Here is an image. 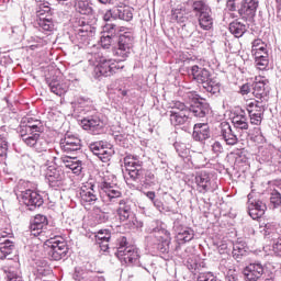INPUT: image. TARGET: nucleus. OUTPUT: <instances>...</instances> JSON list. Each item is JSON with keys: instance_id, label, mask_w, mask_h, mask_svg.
Returning a JSON list of instances; mask_svg holds the SVG:
<instances>
[{"instance_id": "864d4df0", "label": "nucleus", "mask_w": 281, "mask_h": 281, "mask_svg": "<svg viewBox=\"0 0 281 281\" xmlns=\"http://www.w3.org/2000/svg\"><path fill=\"white\" fill-rule=\"evenodd\" d=\"M127 221H130V227H132L133 229H139V227H144V223L138 221L137 217H135V214Z\"/></svg>"}, {"instance_id": "bb28decb", "label": "nucleus", "mask_w": 281, "mask_h": 281, "mask_svg": "<svg viewBox=\"0 0 281 281\" xmlns=\"http://www.w3.org/2000/svg\"><path fill=\"white\" fill-rule=\"evenodd\" d=\"M247 120V112H245L244 110L235 113L232 117L234 128H237L239 131H247V128H249V122Z\"/></svg>"}, {"instance_id": "49530a36", "label": "nucleus", "mask_w": 281, "mask_h": 281, "mask_svg": "<svg viewBox=\"0 0 281 281\" xmlns=\"http://www.w3.org/2000/svg\"><path fill=\"white\" fill-rule=\"evenodd\" d=\"M122 30H120V26L115 25V24H105L103 26V32L104 34H106V36H111L113 38V36H115V34H117V32H121Z\"/></svg>"}, {"instance_id": "a18cd8bd", "label": "nucleus", "mask_w": 281, "mask_h": 281, "mask_svg": "<svg viewBox=\"0 0 281 281\" xmlns=\"http://www.w3.org/2000/svg\"><path fill=\"white\" fill-rule=\"evenodd\" d=\"M8 157V139L0 135V161Z\"/></svg>"}, {"instance_id": "ea45409f", "label": "nucleus", "mask_w": 281, "mask_h": 281, "mask_svg": "<svg viewBox=\"0 0 281 281\" xmlns=\"http://www.w3.org/2000/svg\"><path fill=\"white\" fill-rule=\"evenodd\" d=\"M0 251L4 258L10 256V254L14 251V241L10 239H0Z\"/></svg>"}, {"instance_id": "7c9ffc66", "label": "nucleus", "mask_w": 281, "mask_h": 281, "mask_svg": "<svg viewBox=\"0 0 281 281\" xmlns=\"http://www.w3.org/2000/svg\"><path fill=\"white\" fill-rule=\"evenodd\" d=\"M198 21L202 30H212V26L214 25V19H212V10L198 15Z\"/></svg>"}, {"instance_id": "69168bd1", "label": "nucleus", "mask_w": 281, "mask_h": 281, "mask_svg": "<svg viewBox=\"0 0 281 281\" xmlns=\"http://www.w3.org/2000/svg\"><path fill=\"white\" fill-rule=\"evenodd\" d=\"M153 203H154L155 207H157V210L164 209V202H161V200L156 199Z\"/></svg>"}, {"instance_id": "9b49d317", "label": "nucleus", "mask_w": 281, "mask_h": 281, "mask_svg": "<svg viewBox=\"0 0 281 281\" xmlns=\"http://www.w3.org/2000/svg\"><path fill=\"white\" fill-rule=\"evenodd\" d=\"M195 183L198 186V191L201 194L205 192H214L217 190L218 186L212 180V175L207 171H200L195 175Z\"/></svg>"}, {"instance_id": "9d476101", "label": "nucleus", "mask_w": 281, "mask_h": 281, "mask_svg": "<svg viewBox=\"0 0 281 281\" xmlns=\"http://www.w3.org/2000/svg\"><path fill=\"white\" fill-rule=\"evenodd\" d=\"M95 34V27L85 21H79V29L75 34L74 43L79 47H87Z\"/></svg>"}, {"instance_id": "412c9836", "label": "nucleus", "mask_w": 281, "mask_h": 281, "mask_svg": "<svg viewBox=\"0 0 281 281\" xmlns=\"http://www.w3.org/2000/svg\"><path fill=\"white\" fill-rule=\"evenodd\" d=\"M220 128V135L227 146H236L238 137L236 136V133H234V130H232V125H229L228 122H222Z\"/></svg>"}, {"instance_id": "e433bc0d", "label": "nucleus", "mask_w": 281, "mask_h": 281, "mask_svg": "<svg viewBox=\"0 0 281 281\" xmlns=\"http://www.w3.org/2000/svg\"><path fill=\"white\" fill-rule=\"evenodd\" d=\"M243 256H247V247L245 246V243L236 241L233 244V257L238 262Z\"/></svg>"}, {"instance_id": "423d86ee", "label": "nucleus", "mask_w": 281, "mask_h": 281, "mask_svg": "<svg viewBox=\"0 0 281 281\" xmlns=\"http://www.w3.org/2000/svg\"><path fill=\"white\" fill-rule=\"evenodd\" d=\"M23 183L25 182L20 181L16 186L15 190L18 196H21L24 205H26V207H29L31 211L36 210V207H41V205L44 203L43 195L30 189L23 191Z\"/></svg>"}, {"instance_id": "f257e3e1", "label": "nucleus", "mask_w": 281, "mask_h": 281, "mask_svg": "<svg viewBox=\"0 0 281 281\" xmlns=\"http://www.w3.org/2000/svg\"><path fill=\"white\" fill-rule=\"evenodd\" d=\"M210 103L207 102H195L188 108L186 103L175 101L169 111V120L172 126H183L190 122V115L205 117V115H210Z\"/></svg>"}, {"instance_id": "2f4dec72", "label": "nucleus", "mask_w": 281, "mask_h": 281, "mask_svg": "<svg viewBox=\"0 0 281 281\" xmlns=\"http://www.w3.org/2000/svg\"><path fill=\"white\" fill-rule=\"evenodd\" d=\"M189 3H191V8L195 13V16H199L200 14H204L212 10L204 0H193L189 1Z\"/></svg>"}, {"instance_id": "f03ea898", "label": "nucleus", "mask_w": 281, "mask_h": 281, "mask_svg": "<svg viewBox=\"0 0 281 281\" xmlns=\"http://www.w3.org/2000/svg\"><path fill=\"white\" fill-rule=\"evenodd\" d=\"M43 123L33 117H24L18 128V133L29 148H34L37 153L47 150V140H45L41 133H43Z\"/></svg>"}, {"instance_id": "052dcab7", "label": "nucleus", "mask_w": 281, "mask_h": 281, "mask_svg": "<svg viewBox=\"0 0 281 281\" xmlns=\"http://www.w3.org/2000/svg\"><path fill=\"white\" fill-rule=\"evenodd\" d=\"M239 93L241 95H248V93H251V86L249 83H245L239 88Z\"/></svg>"}, {"instance_id": "dca6fc26", "label": "nucleus", "mask_w": 281, "mask_h": 281, "mask_svg": "<svg viewBox=\"0 0 281 281\" xmlns=\"http://www.w3.org/2000/svg\"><path fill=\"white\" fill-rule=\"evenodd\" d=\"M267 212V204L260 200H255L254 194H248V214L254 221H258L261 216H265Z\"/></svg>"}, {"instance_id": "79ce46f5", "label": "nucleus", "mask_w": 281, "mask_h": 281, "mask_svg": "<svg viewBox=\"0 0 281 281\" xmlns=\"http://www.w3.org/2000/svg\"><path fill=\"white\" fill-rule=\"evenodd\" d=\"M30 229L32 236H43L47 229V224H31Z\"/></svg>"}, {"instance_id": "c756f323", "label": "nucleus", "mask_w": 281, "mask_h": 281, "mask_svg": "<svg viewBox=\"0 0 281 281\" xmlns=\"http://www.w3.org/2000/svg\"><path fill=\"white\" fill-rule=\"evenodd\" d=\"M46 83L49 87V90L52 93H55V95H65L67 93V85L61 83L60 81L56 79H46Z\"/></svg>"}, {"instance_id": "cd10ccee", "label": "nucleus", "mask_w": 281, "mask_h": 281, "mask_svg": "<svg viewBox=\"0 0 281 281\" xmlns=\"http://www.w3.org/2000/svg\"><path fill=\"white\" fill-rule=\"evenodd\" d=\"M267 83L265 81H256L252 85V95L259 101V102H267Z\"/></svg>"}, {"instance_id": "2eb2a0df", "label": "nucleus", "mask_w": 281, "mask_h": 281, "mask_svg": "<svg viewBox=\"0 0 281 281\" xmlns=\"http://www.w3.org/2000/svg\"><path fill=\"white\" fill-rule=\"evenodd\" d=\"M90 150L93 155H95V157L101 159L103 164H106V161H111V157H113L114 153L111 144L104 142L90 144Z\"/></svg>"}, {"instance_id": "bf43d9fd", "label": "nucleus", "mask_w": 281, "mask_h": 281, "mask_svg": "<svg viewBox=\"0 0 281 281\" xmlns=\"http://www.w3.org/2000/svg\"><path fill=\"white\" fill-rule=\"evenodd\" d=\"M115 8L108 10L103 15V21H111V19L115 20Z\"/></svg>"}, {"instance_id": "09e8293b", "label": "nucleus", "mask_w": 281, "mask_h": 281, "mask_svg": "<svg viewBox=\"0 0 281 281\" xmlns=\"http://www.w3.org/2000/svg\"><path fill=\"white\" fill-rule=\"evenodd\" d=\"M270 203L273 207H280L281 205V194L278 191H272L270 195Z\"/></svg>"}, {"instance_id": "6ab92c4d", "label": "nucleus", "mask_w": 281, "mask_h": 281, "mask_svg": "<svg viewBox=\"0 0 281 281\" xmlns=\"http://www.w3.org/2000/svg\"><path fill=\"white\" fill-rule=\"evenodd\" d=\"M46 180L50 188H60L65 181V171L60 168L49 166L46 170Z\"/></svg>"}, {"instance_id": "5fc2aeb1", "label": "nucleus", "mask_w": 281, "mask_h": 281, "mask_svg": "<svg viewBox=\"0 0 281 281\" xmlns=\"http://www.w3.org/2000/svg\"><path fill=\"white\" fill-rule=\"evenodd\" d=\"M250 124H254L255 126H260L262 124V116L259 114H255L254 112L249 114Z\"/></svg>"}, {"instance_id": "72a5a7b5", "label": "nucleus", "mask_w": 281, "mask_h": 281, "mask_svg": "<svg viewBox=\"0 0 281 281\" xmlns=\"http://www.w3.org/2000/svg\"><path fill=\"white\" fill-rule=\"evenodd\" d=\"M36 3L40 8L37 11V19H41L42 16L44 19H47V16L54 18V11L52 10V7H49V2L36 0Z\"/></svg>"}, {"instance_id": "0e129e2a", "label": "nucleus", "mask_w": 281, "mask_h": 281, "mask_svg": "<svg viewBox=\"0 0 281 281\" xmlns=\"http://www.w3.org/2000/svg\"><path fill=\"white\" fill-rule=\"evenodd\" d=\"M226 5L232 12L236 11V3L234 2V0H228Z\"/></svg>"}, {"instance_id": "393cba45", "label": "nucleus", "mask_w": 281, "mask_h": 281, "mask_svg": "<svg viewBox=\"0 0 281 281\" xmlns=\"http://www.w3.org/2000/svg\"><path fill=\"white\" fill-rule=\"evenodd\" d=\"M117 216L122 223L133 218V209L131 207V202L128 200H120L119 207L116 210Z\"/></svg>"}, {"instance_id": "7ed1b4c3", "label": "nucleus", "mask_w": 281, "mask_h": 281, "mask_svg": "<svg viewBox=\"0 0 281 281\" xmlns=\"http://www.w3.org/2000/svg\"><path fill=\"white\" fill-rule=\"evenodd\" d=\"M114 254L121 262L133 265L134 267H142L145 271H148V268L139 261V249L133 245H128V239L125 236L116 240V251Z\"/></svg>"}, {"instance_id": "f3484780", "label": "nucleus", "mask_w": 281, "mask_h": 281, "mask_svg": "<svg viewBox=\"0 0 281 281\" xmlns=\"http://www.w3.org/2000/svg\"><path fill=\"white\" fill-rule=\"evenodd\" d=\"M258 5H260L258 0H241L238 14L241 19H245V21H252L256 16V12H258Z\"/></svg>"}, {"instance_id": "0eeeda50", "label": "nucleus", "mask_w": 281, "mask_h": 281, "mask_svg": "<svg viewBox=\"0 0 281 281\" xmlns=\"http://www.w3.org/2000/svg\"><path fill=\"white\" fill-rule=\"evenodd\" d=\"M45 247L48 248V258H50V260H63L69 252L67 241H65L63 237H55L46 240Z\"/></svg>"}, {"instance_id": "ddd939ff", "label": "nucleus", "mask_w": 281, "mask_h": 281, "mask_svg": "<svg viewBox=\"0 0 281 281\" xmlns=\"http://www.w3.org/2000/svg\"><path fill=\"white\" fill-rule=\"evenodd\" d=\"M245 281H259L265 276V266L260 261L248 263L241 271Z\"/></svg>"}, {"instance_id": "4468645a", "label": "nucleus", "mask_w": 281, "mask_h": 281, "mask_svg": "<svg viewBox=\"0 0 281 281\" xmlns=\"http://www.w3.org/2000/svg\"><path fill=\"white\" fill-rule=\"evenodd\" d=\"M173 229L176 232V239L179 245H186L190 240H194V229L181 224V221L176 220L173 222Z\"/></svg>"}, {"instance_id": "c9c22d12", "label": "nucleus", "mask_w": 281, "mask_h": 281, "mask_svg": "<svg viewBox=\"0 0 281 281\" xmlns=\"http://www.w3.org/2000/svg\"><path fill=\"white\" fill-rule=\"evenodd\" d=\"M75 8L79 14H91V0H75Z\"/></svg>"}, {"instance_id": "a19ab883", "label": "nucleus", "mask_w": 281, "mask_h": 281, "mask_svg": "<svg viewBox=\"0 0 281 281\" xmlns=\"http://www.w3.org/2000/svg\"><path fill=\"white\" fill-rule=\"evenodd\" d=\"M255 63L259 71H265L269 67V54L259 55L255 57Z\"/></svg>"}, {"instance_id": "338daca9", "label": "nucleus", "mask_w": 281, "mask_h": 281, "mask_svg": "<svg viewBox=\"0 0 281 281\" xmlns=\"http://www.w3.org/2000/svg\"><path fill=\"white\" fill-rule=\"evenodd\" d=\"M145 195L147 196V199L150 200L151 203L156 200L155 199V196H156L155 191H148V192L145 193Z\"/></svg>"}, {"instance_id": "1a4fd4ad", "label": "nucleus", "mask_w": 281, "mask_h": 281, "mask_svg": "<svg viewBox=\"0 0 281 281\" xmlns=\"http://www.w3.org/2000/svg\"><path fill=\"white\" fill-rule=\"evenodd\" d=\"M133 33L125 32L119 36L117 45L114 49L115 56H119L121 60H126L128 56H131V52H133Z\"/></svg>"}, {"instance_id": "c03bdc74", "label": "nucleus", "mask_w": 281, "mask_h": 281, "mask_svg": "<svg viewBox=\"0 0 281 281\" xmlns=\"http://www.w3.org/2000/svg\"><path fill=\"white\" fill-rule=\"evenodd\" d=\"M143 175L145 176L143 180L144 186L150 188L157 183V178L155 177V173H153L151 171L144 170Z\"/></svg>"}, {"instance_id": "4be33fe9", "label": "nucleus", "mask_w": 281, "mask_h": 281, "mask_svg": "<svg viewBox=\"0 0 281 281\" xmlns=\"http://www.w3.org/2000/svg\"><path fill=\"white\" fill-rule=\"evenodd\" d=\"M100 188L103 199H108L111 203H115V199H120L122 196V191L110 182H102Z\"/></svg>"}, {"instance_id": "774afa93", "label": "nucleus", "mask_w": 281, "mask_h": 281, "mask_svg": "<svg viewBox=\"0 0 281 281\" xmlns=\"http://www.w3.org/2000/svg\"><path fill=\"white\" fill-rule=\"evenodd\" d=\"M97 243L100 245L102 251L109 250V243H102V241H97Z\"/></svg>"}, {"instance_id": "39448f33", "label": "nucleus", "mask_w": 281, "mask_h": 281, "mask_svg": "<svg viewBox=\"0 0 281 281\" xmlns=\"http://www.w3.org/2000/svg\"><path fill=\"white\" fill-rule=\"evenodd\" d=\"M94 60L97 63L94 67L97 78H100V76L109 78V76H113L120 69H124V66H120V63L104 57L102 53L94 54Z\"/></svg>"}, {"instance_id": "8fccbe9b", "label": "nucleus", "mask_w": 281, "mask_h": 281, "mask_svg": "<svg viewBox=\"0 0 281 281\" xmlns=\"http://www.w3.org/2000/svg\"><path fill=\"white\" fill-rule=\"evenodd\" d=\"M31 225H48L47 216L41 214L36 215L31 222Z\"/></svg>"}, {"instance_id": "473e14b6", "label": "nucleus", "mask_w": 281, "mask_h": 281, "mask_svg": "<svg viewBox=\"0 0 281 281\" xmlns=\"http://www.w3.org/2000/svg\"><path fill=\"white\" fill-rule=\"evenodd\" d=\"M251 54L255 57L265 56V54H269V49L267 48L266 43L258 38L252 42Z\"/></svg>"}, {"instance_id": "de8ad7c7", "label": "nucleus", "mask_w": 281, "mask_h": 281, "mask_svg": "<svg viewBox=\"0 0 281 281\" xmlns=\"http://www.w3.org/2000/svg\"><path fill=\"white\" fill-rule=\"evenodd\" d=\"M186 100H189V102H193V104H196V102H201L203 100L196 91H189L184 94Z\"/></svg>"}, {"instance_id": "6e6552de", "label": "nucleus", "mask_w": 281, "mask_h": 281, "mask_svg": "<svg viewBox=\"0 0 281 281\" xmlns=\"http://www.w3.org/2000/svg\"><path fill=\"white\" fill-rule=\"evenodd\" d=\"M125 170L130 178L126 181H140L144 177V162L137 156L127 155L124 158Z\"/></svg>"}, {"instance_id": "e2e57ef3", "label": "nucleus", "mask_w": 281, "mask_h": 281, "mask_svg": "<svg viewBox=\"0 0 281 281\" xmlns=\"http://www.w3.org/2000/svg\"><path fill=\"white\" fill-rule=\"evenodd\" d=\"M225 281H236V270H228Z\"/></svg>"}, {"instance_id": "20e7f679", "label": "nucleus", "mask_w": 281, "mask_h": 281, "mask_svg": "<svg viewBox=\"0 0 281 281\" xmlns=\"http://www.w3.org/2000/svg\"><path fill=\"white\" fill-rule=\"evenodd\" d=\"M192 79L202 85L203 89L212 95L221 93V81L216 77H212V72L207 68L199 67L196 65L192 66L190 69Z\"/></svg>"}, {"instance_id": "f8f14e48", "label": "nucleus", "mask_w": 281, "mask_h": 281, "mask_svg": "<svg viewBox=\"0 0 281 281\" xmlns=\"http://www.w3.org/2000/svg\"><path fill=\"white\" fill-rule=\"evenodd\" d=\"M79 196L81 204H83L86 207L87 205H95V203H98V190H95V183H83L80 188Z\"/></svg>"}, {"instance_id": "37998d69", "label": "nucleus", "mask_w": 281, "mask_h": 281, "mask_svg": "<svg viewBox=\"0 0 281 281\" xmlns=\"http://www.w3.org/2000/svg\"><path fill=\"white\" fill-rule=\"evenodd\" d=\"M111 240V231L100 229L95 235L97 243H109Z\"/></svg>"}, {"instance_id": "c85d7f7f", "label": "nucleus", "mask_w": 281, "mask_h": 281, "mask_svg": "<svg viewBox=\"0 0 281 281\" xmlns=\"http://www.w3.org/2000/svg\"><path fill=\"white\" fill-rule=\"evenodd\" d=\"M120 19L121 21H132L133 20V11L130 7H114V21Z\"/></svg>"}, {"instance_id": "3c124183", "label": "nucleus", "mask_w": 281, "mask_h": 281, "mask_svg": "<svg viewBox=\"0 0 281 281\" xmlns=\"http://www.w3.org/2000/svg\"><path fill=\"white\" fill-rule=\"evenodd\" d=\"M111 43H113V37L111 35L101 36V47H103V49H109Z\"/></svg>"}, {"instance_id": "13d9d810", "label": "nucleus", "mask_w": 281, "mask_h": 281, "mask_svg": "<svg viewBox=\"0 0 281 281\" xmlns=\"http://www.w3.org/2000/svg\"><path fill=\"white\" fill-rule=\"evenodd\" d=\"M198 281H218V279L216 278V276H214V273L206 272L202 277H200Z\"/></svg>"}, {"instance_id": "b1692460", "label": "nucleus", "mask_w": 281, "mask_h": 281, "mask_svg": "<svg viewBox=\"0 0 281 281\" xmlns=\"http://www.w3.org/2000/svg\"><path fill=\"white\" fill-rule=\"evenodd\" d=\"M35 26L40 30V32H43V34L49 35L56 30V22L54 21V18L49 15L47 18L42 15L41 19L36 20Z\"/></svg>"}, {"instance_id": "4c0bfd02", "label": "nucleus", "mask_w": 281, "mask_h": 281, "mask_svg": "<svg viewBox=\"0 0 281 281\" xmlns=\"http://www.w3.org/2000/svg\"><path fill=\"white\" fill-rule=\"evenodd\" d=\"M267 104L266 101H259V100H255V102L249 104V110L248 113L249 114H255L258 115L260 114V116L262 117L265 115V105Z\"/></svg>"}, {"instance_id": "58836bf2", "label": "nucleus", "mask_w": 281, "mask_h": 281, "mask_svg": "<svg viewBox=\"0 0 281 281\" xmlns=\"http://www.w3.org/2000/svg\"><path fill=\"white\" fill-rule=\"evenodd\" d=\"M265 236L269 240H278L280 238V233H278V227L274 224L267 223L265 225Z\"/></svg>"}, {"instance_id": "a211bd4d", "label": "nucleus", "mask_w": 281, "mask_h": 281, "mask_svg": "<svg viewBox=\"0 0 281 281\" xmlns=\"http://www.w3.org/2000/svg\"><path fill=\"white\" fill-rule=\"evenodd\" d=\"M59 146L67 155H71V153H78V150H81L82 142L75 135L66 134L60 140Z\"/></svg>"}, {"instance_id": "4d7b16f0", "label": "nucleus", "mask_w": 281, "mask_h": 281, "mask_svg": "<svg viewBox=\"0 0 281 281\" xmlns=\"http://www.w3.org/2000/svg\"><path fill=\"white\" fill-rule=\"evenodd\" d=\"M272 241H273V245H272L273 252L276 254V256L281 257V238L279 237L278 239Z\"/></svg>"}, {"instance_id": "5701e85b", "label": "nucleus", "mask_w": 281, "mask_h": 281, "mask_svg": "<svg viewBox=\"0 0 281 281\" xmlns=\"http://www.w3.org/2000/svg\"><path fill=\"white\" fill-rule=\"evenodd\" d=\"M60 162L63 164V168L71 170L74 175H80V172H82V161H80L78 157L63 156Z\"/></svg>"}, {"instance_id": "f704fd0d", "label": "nucleus", "mask_w": 281, "mask_h": 281, "mask_svg": "<svg viewBox=\"0 0 281 281\" xmlns=\"http://www.w3.org/2000/svg\"><path fill=\"white\" fill-rule=\"evenodd\" d=\"M228 30L231 34H234L235 38H240L247 32V26L238 21H233Z\"/></svg>"}, {"instance_id": "680f3d73", "label": "nucleus", "mask_w": 281, "mask_h": 281, "mask_svg": "<svg viewBox=\"0 0 281 281\" xmlns=\"http://www.w3.org/2000/svg\"><path fill=\"white\" fill-rule=\"evenodd\" d=\"M8 238H12V231L0 232V240H9Z\"/></svg>"}, {"instance_id": "a878e982", "label": "nucleus", "mask_w": 281, "mask_h": 281, "mask_svg": "<svg viewBox=\"0 0 281 281\" xmlns=\"http://www.w3.org/2000/svg\"><path fill=\"white\" fill-rule=\"evenodd\" d=\"M193 139H195V142L210 139V125H207V123L195 124L193 127Z\"/></svg>"}, {"instance_id": "603ef678", "label": "nucleus", "mask_w": 281, "mask_h": 281, "mask_svg": "<svg viewBox=\"0 0 281 281\" xmlns=\"http://www.w3.org/2000/svg\"><path fill=\"white\" fill-rule=\"evenodd\" d=\"M172 18L177 20L178 23H186V21H188V18L183 16L181 9H176L172 13Z\"/></svg>"}, {"instance_id": "6e6d98bb", "label": "nucleus", "mask_w": 281, "mask_h": 281, "mask_svg": "<svg viewBox=\"0 0 281 281\" xmlns=\"http://www.w3.org/2000/svg\"><path fill=\"white\" fill-rule=\"evenodd\" d=\"M223 150H224L223 144H221V142L218 140H215L212 145V153H214V155L218 157V155H221Z\"/></svg>"}, {"instance_id": "aec40b11", "label": "nucleus", "mask_w": 281, "mask_h": 281, "mask_svg": "<svg viewBox=\"0 0 281 281\" xmlns=\"http://www.w3.org/2000/svg\"><path fill=\"white\" fill-rule=\"evenodd\" d=\"M81 126L85 131L92 133V135H99L100 131L104 128V123L98 116H88L81 120Z\"/></svg>"}]
</instances>
